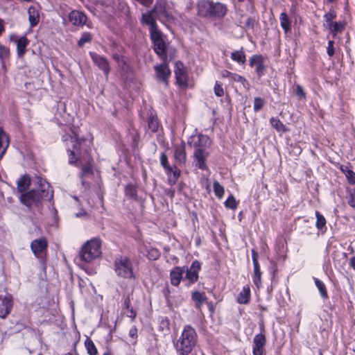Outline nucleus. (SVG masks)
<instances>
[{"label": "nucleus", "instance_id": "39448f33", "mask_svg": "<svg viewBox=\"0 0 355 355\" xmlns=\"http://www.w3.org/2000/svg\"><path fill=\"white\" fill-rule=\"evenodd\" d=\"M198 15L207 18H223L227 13L225 5L208 0H200L197 4Z\"/></svg>", "mask_w": 355, "mask_h": 355}, {"label": "nucleus", "instance_id": "6ab92c4d", "mask_svg": "<svg viewBox=\"0 0 355 355\" xmlns=\"http://www.w3.org/2000/svg\"><path fill=\"white\" fill-rule=\"evenodd\" d=\"M173 157L178 165L182 166L186 163L187 154L184 143H182L180 145L175 147Z\"/></svg>", "mask_w": 355, "mask_h": 355}, {"label": "nucleus", "instance_id": "bf43d9fd", "mask_svg": "<svg viewBox=\"0 0 355 355\" xmlns=\"http://www.w3.org/2000/svg\"><path fill=\"white\" fill-rule=\"evenodd\" d=\"M252 260L258 259V253L255 250H252Z\"/></svg>", "mask_w": 355, "mask_h": 355}, {"label": "nucleus", "instance_id": "a19ab883", "mask_svg": "<svg viewBox=\"0 0 355 355\" xmlns=\"http://www.w3.org/2000/svg\"><path fill=\"white\" fill-rule=\"evenodd\" d=\"M213 187L215 195L219 198H221L225 193L223 187L217 181L214 182Z\"/></svg>", "mask_w": 355, "mask_h": 355}, {"label": "nucleus", "instance_id": "e2e57ef3", "mask_svg": "<svg viewBox=\"0 0 355 355\" xmlns=\"http://www.w3.org/2000/svg\"><path fill=\"white\" fill-rule=\"evenodd\" d=\"M207 304L209 306V311L211 312H213L214 311V307H213L212 303L211 302H207Z\"/></svg>", "mask_w": 355, "mask_h": 355}, {"label": "nucleus", "instance_id": "f704fd0d", "mask_svg": "<svg viewBox=\"0 0 355 355\" xmlns=\"http://www.w3.org/2000/svg\"><path fill=\"white\" fill-rule=\"evenodd\" d=\"M270 123L278 132H284L287 131L286 126L277 118L272 117L270 119Z\"/></svg>", "mask_w": 355, "mask_h": 355}, {"label": "nucleus", "instance_id": "0eeeda50", "mask_svg": "<svg viewBox=\"0 0 355 355\" xmlns=\"http://www.w3.org/2000/svg\"><path fill=\"white\" fill-rule=\"evenodd\" d=\"M114 268L116 275L125 279H134L132 263L130 259L125 256H120L115 259Z\"/></svg>", "mask_w": 355, "mask_h": 355}, {"label": "nucleus", "instance_id": "4d7b16f0", "mask_svg": "<svg viewBox=\"0 0 355 355\" xmlns=\"http://www.w3.org/2000/svg\"><path fill=\"white\" fill-rule=\"evenodd\" d=\"M233 73L230 72V71H228L227 70H225L224 71H223L222 73V76L223 77H227V78H231L232 77V75Z\"/></svg>", "mask_w": 355, "mask_h": 355}, {"label": "nucleus", "instance_id": "bb28decb", "mask_svg": "<svg viewBox=\"0 0 355 355\" xmlns=\"http://www.w3.org/2000/svg\"><path fill=\"white\" fill-rule=\"evenodd\" d=\"M9 146L8 137L3 131L2 128H0V159L5 154L8 147Z\"/></svg>", "mask_w": 355, "mask_h": 355}, {"label": "nucleus", "instance_id": "2f4dec72", "mask_svg": "<svg viewBox=\"0 0 355 355\" xmlns=\"http://www.w3.org/2000/svg\"><path fill=\"white\" fill-rule=\"evenodd\" d=\"M280 25L283 28L284 31L287 33L291 31V21L287 14L283 12L279 16Z\"/></svg>", "mask_w": 355, "mask_h": 355}, {"label": "nucleus", "instance_id": "f3484780", "mask_svg": "<svg viewBox=\"0 0 355 355\" xmlns=\"http://www.w3.org/2000/svg\"><path fill=\"white\" fill-rule=\"evenodd\" d=\"M250 66L255 67V71L259 78L263 75L266 67L263 64V58L261 55H254L250 59Z\"/></svg>", "mask_w": 355, "mask_h": 355}, {"label": "nucleus", "instance_id": "9d476101", "mask_svg": "<svg viewBox=\"0 0 355 355\" xmlns=\"http://www.w3.org/2000/svg\"><path fill=\"white\" fill-rule=\"evenodd\" d=\"M155 78L159 82L164 83L166 86L168 85V78L171 71L168 67V59L163 60V63L154 67Z\"/></svg>", "mask_w": 355, "mask_h": 355}, {"label": "nucleus", "instance_id": "58836bf2", "mask_svg": "<svg viewBox=\"0 0 355 355\" xmlns=\"http://www.w3.org/2000/svg\"><path fill=\"white\" fill-rule=\"evenodd\" d=\"M85 345L87 349V353L89 355H97L98 354V350H97L94 342L89 338H87L85 340Z\"/></svg>", "mask_w": 355, "mask_h": 355}, {"label": "nucleus", "instance_id": "774afa93", "mask_svg": "<svg viewBox=\"0 0 355 355\" xmlns=\"http://www.w3.org/2000/svg\"><path fill=\"white\" fill-rule=\"evenodd\" d=\"M103 355H111L110 353H105Z\"/></svg>", "mask_w": 355, "mask_h": 355}, {"label": "nucleus", "instance_id": "c9c22d12", "mask_svg": "<svg viewBox=\"0 0 355 355\" xmlns=\"http://www.w3.org/2000/svg\"><path fill=\"white\" fill-rule=\"evenodd\" d=\"M314 282L316 287L319 290L320 294L323 299H327L329 297L324 284L320 279L314 278Z\"/></svg>", "mask_w": 355, "mask_h": 355}, {"label": "nucleus", "instance_id": "ddd939ff", "mask_svg": "<svg viewBox=\"0 0 355 355\" xmlns=\"http://www.w3.org/2000/svg\"><path fill=\"white\" fill-rule=\"evenodd\" d=\"M141 23L149 27L150 35L160 31L156 22V17L152 10L141 15Z\"/></svg>", "mask_w": 355, "mask_h": 355}, {"label": "nucleus", "instance_id": "79ce46f5", "mask_svg": "<svg viewBox=\"0 0 355 355\" xmlns=\"http://www.w3.org/2000/svg\"><path fill=\"white\" fill-rule=\"evenodd\" d=\"M92 39V35L89 32H85L82 34L81 37L78 41V46H83L85 43L90 42Z\"/></svg>", "mask_w": 355, "mask_h": 355}, {"label": "nucleus", "instance_id": "aec40b11", "mask_svg": "<svg viewBox=\"0 0 355 355\" xmlns=\"http://www.w3.org/2000/svg\"><path fill=\"white\" fill-rule=\"evenodd\" d=\"M185 272L184 267H175L170 272L171 283L173 286H178L182 279L183 274Z\"/></svg>", "mask_w": 355, "mask_h": 355}, {"label": "nucleus", "instance_id": "cd10ccee", "mask_svg": "<svg viewBox=\"0 0 355 355\" xmlns=\"http://www.w3.org/2000/svg\"><path fill=\"white\" fill-rule=\"evenodd\" d=\"M123 309H125L124 313L128 318L134 319L136 317L137 313L135 310L131 306L130 299L129 295H127L124 299Z\"/></svg>", "mask_w": 355, "mask_h": 355}, {"label": "nucleus", "instance_id": "c85d7f7f", "mask_svg": "<svg viewBox=\"0 0 355 355\" xmlns=\"http://www.w3.org/2000/svg\"><path fill=\"white\" fill-rule=\"evenodd\" d=\"M231 59L239 64H243L246 62L245 52L241 48L240 50L234 51L231 53Z\"/></svg>", "mask_w": 355, "mask_h": 355}, {"label": "nucleus", "instance_id": "423d86ee", "mask_svg": "<svg viewBox=\"0 0 355 355\" xmlns=\"http://www.w3.org/2000/svg\"><path fill=\"white\" fill-rule=\"evenodd\" d=\"M101 241L98 238H94L87 241L82 247L78 257L81 261L87 263L99 257L101 254Z\"/></svg>", "mask_w": 355, "mask_h": 355}, {"label": "nucleus", "instance_id": "2eb2a0df", "mask_svg": "<svg viewBox=\"0 0 355 355\" xmlns=\"http://www.w3.org/2000/svg\"><path fill=\"white\" fill-rule=\"evenodd\" d=\"M266 344V338L265 335L261 332L255 335L253 338V355H263L264 352V347Z\"/></svg>", "mask_w": 355, "mask_h": 355}, {"label": "nucleus", "instance_id": "7ed1b4c3", "mask_svg": "<svg viewBox=\"0 0 355 355\" xmlns=\"http://www.w3.org/2000/svg\"><path fill=\"white\" fill-rule=\"evenodd\" d=\"M197 340L198 335L195 329L191 325H185L180 336L174 344L178 355H197L192 353Z\"/></svg>", "mask_w": 355, "mask_h": 355}, {"label": "nucleus", "instance_id": "37998d69", "mask_svg": "<svg viewBox=\"0 0 355 355\" xmlns=\"http://www.w3.org/2000/svg\"><path fill=\"white\" fill-rule=\"evenodd\" d=\"M237 205H238V203H237L235 198L232 195L230 196L225 202V206L227 208H229L231 209H235L237 207Z\"/></svg>", "mask_w": 355, "mask_h": 355}, {"label": "nucleus", "instance_id": "13d9d810", "mask_svg": "<svg viewBox=\"0 0 355 355\" xmlns=\"http://www.w3.org/2000/svg\"><path fill=\"white\" fill-rule=\"evenodd\" d=\"M349 266L355 270V257H353L349 260Z\"/></svg>", "mask_w": 355, "mask_h": 355}, {"label": "nucleus", "instance_id": "a18cd8bd", "mask_svg": "<svg viewBox=\"0 0 355 355\" xmlns=\"http://www.w3.org/2000/svg\"><path fill=\"white\" fill-rule=\"evenodd\" d=\"M160 164L164 168V171L171 170V166L168 162V157L165 153H162L160 155Z\"/></svg>", "mask_w": 355, "mask_h": 355}, {"label": "nucleus", "instance_id": "4be33fe9", "mask_svg": "<svg viewBox=\"0 0 355 355\" xmlns=\"http://www.w3.org/2000/svg\"><path fill=\"white\" fill-rule=\"evenodd\" d=\"M191 299L195 302V307L198 310H200L202 304L207 302V297L204 293L194 291L191 294Z\"/></svg>", "mask_w": 355, "mask_h": 355}, {"label": "nucleus", "instance_id": "a878e982", "mask_svg": "<svg viewBox=\"0 0 355 355\" xmlns=\"http://www.w3.org/2000/svg\"><path fill=\"white\" fill-rule=\"evenodd\" d=\"M180 66L182 67V64L180 63L176 64V69H175V76L177 80V83L180 85H185L187 84V75L185 73L184 70L181 68Z\"/></svg>", "mask_w": 355, "mask_h": 355}, {"label": "nucleus", "instance_id": "f257e3e1", "mask_svg": "<svg viewBox=\"0 0 355 355\" xmlns=\"http://www.w3.org/2000/svg\"><path fill=\"white\" fill-rule=\"evenodd\" d=\"M62 139L66 142L69 164L82 166V178L92 174V165L91 161L92 159L88 150L83 147L85 140L78 138L75 133L73 136L70 135H63Z\"/></svg>", "mask_w": 355, "mask_h": 355}, {"label": "nucleus", "instance_id": "473e14b6", "mask_svg": "<svg viewBox=\"0 0 355 355\" xmlns=\"http://www.w3.org/2000/svg\"><path fill=\"white\" fill-rule=\"evenodd\" d=\"M159 126V123L158 119L155 115L153 113L150 114L148 119V127L150 130L153 132H155L157 131L158 128Z\"/></svg>", "mask_w": 355, "mask_h": 355}, {"label": "nucleus", "instance_id": "680f3d73", "mask_svg": "<svg viewBox=\"0 0 355 355\" xmlns=\"http://www.w3.org/2000/svg\"><path fill=\"white\" fill-rule=\"evenodd\" d=\"M252 262L254 268L260 267L258 259L252 260Z\"/></svg>", "mask_w": 355, "mask_h": 355}, {"label": "nucleus", "instance_id": "dca6fc26", "mask_svg": "<svg viewBox=\"0 0 355 355\" xmlns=\"http://www.w3.org/2000/svg\"><path fill=\"white\" fill-rule=\"evenodd\" d=\"M89 55L92 61L104 72L105 76L107 77L110 70L107 60L105 57L94 52H90Z\"/></svg>", "mask_w": 355, "mask_h": 355}, {"label": "nucleus", "instance_id": "3c124183", "mask_svg": "<svg viewBox=\"0 0 355 355\" xmlns=\"http://www.w3.org/2000/svg\"><path fill=\"white\" fill-rule=\"evenodd\" d=\"M334 41L329 40L328 42V46L327 48V53L329 56L331 57L334 54Z\"/></svg>", "mask_w": 355, "mask_h": 355}, {"label": "nucleus", "instance_id": "6e6d98bb", "mask_svg": "<svg viewBox=\"0 0 355 355\" xmlns=\"http://www.w3.org/2000/svg\"><path fill=\"white\" fill-rule=\"evenodd\" d=\"M137 335V329L135 327H132L129 331V336L133 338H136Z\"/></svg>", "mask_w": 355, "mask_h": 355}, {"label": "nucleus", "instance_id": "393cba45", "mask_svg": "<svg viewBox=\"0 0 355 355\" xmlns=\"http://www.w3.org/2000/svg\"><path fill=\"white\" fill-rule=\"evenodd\" d=\"M28 21L31 27L35 26L40 19L39 12L35 6H31L28 9Z\"/></svg>", "mask_w": 355, "mask_h": 355}, {"label": "nucleus", "instance_id": "b1692460", "mask_svg": "<svg viewBox=\"0 0 355 355\" xmlns=\"http://www.w3.org/2000/svg\"><path fill=\"white\" fill-rule=\"evenodd\" d=\"M168 175V182L170 185H174L180 175V170L176 166H171V170L165 171Z\"/></svg>", "mask_w": 355, "mask_h": 355}, {"label": "nucleus", "instance_id": "c03bdc74", "mask_svg": "<svg viewBox=\"0 0 355 355\" xmlns=\"http://www.w3.org/2000/svg\"><path fill=\"white\" fill-rule=\"evenodd\" d=\"M344 28V25L341 22H334L333 25H331V27H330L329 29L331 31L332 34L334 35H336L338 33L343 31Z\"/></svg>", "mask_w": 355, "mask_h": 355}, {"label": "nucleus", "instance_id": "338daca9", "mask_svg": "<svg viewBox=\"0 0 355 355\" xmlns=\"http://www.w3.org/2000/svg\"><path fill=\"white\" fill-rule=\"evenodd\" d=\"M65 355H73V354L71 353H70V352H68Z\"/></svg>", "mask_w": 355, "mask_h": 355}, {"label": "nucleus", "instance_id": "f03ea898", "mask_svg": "<svg viewBox=\"0 0 355 355\" xmlns=\"http://www.w3.org/2000/svg\"><path fill=\"white\" fill-rule=\"evenodd\" d=\"M37 188L21 194L19 200L21 203L26 207L37 205L40 200H50L53 198V191L50 190V184L40 177L36 178Z\"/></svg>", "mask_w": 355, "mask_h": 355}, {"label": "nucleus", "instance_id": "20e7f679", "mask_svg": "<svg viewBox=\"0 0 355 355\" xmlns=\"http://www.w3.org/2000/svg\"><path fill=\"white\" fill-rule=\"evenodd\" d=\"M188 144L195 148L193 155L197 162L196 166L201 170H207L205 160L209 155L207 150L211 145L209 137L205 135L198 134L192 136Z\"/></svg>", "mask_w": 355, "mask_h": 355}, {"label": "nucleus", "instance_id": "603ef678", "mask_svg": "<svg viewBox=\"0 0 355 355\" xmlns=\"http://www.w3.org/2000/svg\"><path fill=\"white\" fill-rule=\"evenodd\" d=\"M118 9L125 15H127L129 12V7L125 2H119Z\"/></svg>", "mask_w": 355, "mask_h": 355}, {"label": "nucleus", "instance_id": "e433bc0d", "mask_svg": "<svg viewBox=\"0 0 355 355\" xmlns=\"http://www.w3.org/2000/svg\"><path fill=\"white\" fill-rule=\"evenodd\" d=\"M316 216V223L315 227L320 230H323V229L326 230V219L322 214H321L318 211H315Z\"/></svg>", "mask_w": 355, "mask_h": 355}, {"label": "nucleus", "instance_id": "09e8293b", "mask_svg": "<svg viewBox=\"0 0 355 355\" xmlns=\"http://www.w3.org/2000/svg\"><path fill=\"white\" fill-rule=\"evenodd\" d=\"M230 79L235 82L241 83L243 85L247 82L246 79L243 76L234 73H232Z\"/></svg>", "mask_w": 355, "mask_h": 355}, {"label": "nucleus", "instance_id": "0e129e2a", "mask_svg": "<svg viewBox=\"0 0 355 355\" xmlns=\"http://www.w3.org/2000/svg\"><path fill=\"white\" fill-rule=\"evenodd\" d=\"M83 215H85V212L83 211V212H79L78 214H76V217H80L81 216H83Z\"/></svg>", "mask_w": 355, "mask_h": 355}, {"label": "nucleus", "instance_id": "4468645a", "mask_svg": "<svg viewBox=\"0 0 355 355\" xmlns=\"http://www.w3.org/2000/svg\"><path fill=\"white\" fill-rule=\"evenodd\" d=\"M0 318L5 319L11 312L13 306V298L10 294L7 293L3 297H0Z\"/></svg>", "mask_w": 355, "mask_h": 355}, {"label": "nucleus", "instance_id": "72a5a7b5", "mask_svg": "<svg viewBox=\"0 0 355 355\" xmlns=\"http://www.w3.org/2000/svg\"><path fill=\"white\" fill-rule=\"evenodd\" d=\"M340 170L345 175L349 184H355V173L347 166H342Z\"/></svg>", "mask_w": 355, "mask_h": 355}, {"label": "nucleus", "instance_id": "f8f14e48", "mask_svg": "<svg viewBox=\"0 0 355 355\" xmlns=\"http://www.w3.org/2000/svg\"><path fill=\"white\" fill-rule=\"evenodd\" d=\"M201 268L200 261L196 260L192 262L190 268L186 269V275L183 280L188 281V286L194 284L198 279V273Z\"/></svg>", "mask_w": 355, "mask_h": 355}, {"label": "nucleus", "instance_id": "6e6552de", "mask_svg": "<svg viewBox=\"0 0 355 355\" xmlns=\"http://www.w3.org/2000/svg\"><path fill=\"white\" fill-rule=\"evenodd\" d=\"M150 40L153 44V49L155 53L160 57L162 60H166L167 57V44L164 40V35L161 31H158L150 35Z\"/></svg>", "mask_w": 355, "mask_h": 355}, {"label": "nucleus", "instance_id": "052dcab7", "mask_svg": "<svg viewBox=\"0 0 355 355\" xmlns=\"http://www.w3.org/2000/svg\"><path fill=\"white\" fill-rule=\"evenodd\" d=\"M5 31L3 21L0 19V35L2 34V33Z\"/></svg>", "mask_w": 355, "mask_h": 355}, {"label": "nucleus", "instance_id": "1a4fd4ad", "mask_svg": "<svg viewBox=\"0 0 355 355\" xmlns=\"http://www.w3.org/2000/svg\"><path fill=\"white\" fill-rule=\"evenodd\" d=\"M167 3L164 0L156 1L151 10L157 19L162 23L171 21L173 17L172 14L166 8Z\"/></svg>", "mask_w": 355, "mask_h": 355}, {"label": "nucleus", "instance_id": "5fc2aeb1", "mask_svg": "<svg viewBox=\"0 0 355 355\" xmlns=\"http://www.w3.org/2000/svg\"><path fill=\"white\" fill-rule=\"evenodd\" d=\"M347 203L350 207L355 208V193L350 192L347 197Z\"/></svg>", "mask_w": 355, "mask_h": 355}, {"label": "nucleus", "instance_id": "49530a36", "mask_svg": "<svg viewBox=\"0 0 355 355\" xmlns=\"http://www.w3.org/2000/svg\"><path fill=\"white\" fill-rule=\"evenodd\" d=\"M324 17L326 21V26L328 28H329L334 23L333 19L336 17V15L334 12H329L324 15Z\"/></svg>", "mask_w": 355, "mask_h": 355}, {"label": "nucleus", "instance_id": "ea45409f", "mask_svg": "<svg viewBox=\"0 0 355 355\" xmlns=\"http://www.w3.org/2000/svg\"><path fill=\"white\" fill-rule=\"evenodd\" d=\"M266 104V101L261 97H255L254 99V111L258 112L260 111Z\"/></svg>", "mask_w": 355, "mask_h": 355}, {"label": "nucleus", "instance_id": "9b49d317", "mask_svg": "<svg viewBox=\"0 0 355 355\" xmlns=\"http://www.w3.org/2000/svg\"><path fill=\"white\" fill-rule=\"evenodd\" d=\"M47 248L48 241L44 237L35 239L31 243V249L37 259H43V255L47 252Z\"/></svg>", "mask_w": 355, "mask_h": 355}, {"label": "nucleus", "instance_id": "412c9836", "mask_svg": "<svg viewBox=\"0 0 355 355\" xmlns=\"http://www.w3.org/2000/svg\"><path fill=\"white\" fill-rule=\"evenodd\" d=\"M17 184V191L21 194L26 192L31 184V178L27 175H21L18 180Z\"/></svg>", "mask_w": 355, "mask_h": 355}, {"label": "nucleus", "instance_id": "c756f323", "mask_svg": "<svg viewBox=\"0 0 355 355\" xmlns=\"http://www.w3.org/2000/svg\"><path fill=\"white\" fill-rule=\"evenodd\" d=\"M28 44L29 41L25 36L21 37L17 40V51L19 56H22L25 53L26 48Z\"/></svg>", "mask_w": 355, "mask_h": 355}, {"label": "nucleus", "instance_id": "69168bd1", "mask_svg": "<svg viewBox=\"0 0 355 355\" xmlns=\"http://www.w3.org/2000/svg\"><path fill=\"white\" fill-rule=\"evenodd\" d=\"M171 196H174V191H171Z\"/></svg>", "mask_w": 355, "mask_h": 355}, {"label": "nucleus", "instance_id": "8fccbe9b", "mask_svg": "<svg viewBox=\"0 0 355 355\" xmlns=\"http://www.w3.org/2000/svg\"><path fill=\"white\" fill-rule=\"evenodd\" d=\"M9 55V49L0 45V59L3 61Z\"/></svg>", "mask_w": 355, "mask_h": 355}, {"label": "nucleus", "instance_id": "4c0bfd02", "mask_svg": "<svg viewBox=\"0 0 355 355\" xmlns=\"http://www.w3.org/2000/svg\"><path fill=\"white\" fill-rule=\"evenodd\" d=\"M261 275L262 272L260 267L254 268L252 280L257 288H259L261 286Z\"/></svg>", "mask_w": 355, "mask_h": 355}, {"label": "nucleus", "instance_id": "5701e85b", "mask_svg": "<svg viewBox=\"0 0 355 355\" xmlns=\"http://www.w3.org/2000/svg\"><path fill=\"white\" fill-rule=\"evenodd\" d=\"M250 300V288L246 285L238 295L237 302L242 304H248Z\"/></svg>", "mask_w": 355, "mask_h": 355}, {"label": "nucleus", "instance_id": "7c9ffc66", "mask_svg": "<svg viewBox=\"0 0 355 355\" xmlns=\"http://www.w3.org/2000/svg\"><path fill=\"white\" fill-rule=\"evenodd\" d=\"M126 197L135 200H138L137 187L132 184H128L125 188Z\"/></svg>", "mask_w": 355, "mask_h": 355}, {"label": "nucleus", "instance_id": "864d4df0", "mask_svg": "<svg viewBox=\"0 0 355 355\" xmlns=\"http://www.w3.org/2000/svg\"><path fill=\"white\" fill-rule=\"evenodd\" d=\"M214 93L216 96L218 97L222 96L224 94L223 87L219 84H218V83H216L214 86Z\"/></svg>", "mask_w": 355, "mask_h": 355}, {"label": "nucleus", "instance_id": "a211bd4d", "mask_svg": "<svg viewBox=\"0 0 355 355\" xmlns=\"http://www.w3.org/2000/svg\"><path fill=\"white\" fill-rule=\"evenodd\" d=\"M69 21L74 26H82L87 21V16L84 14V12L78 11V10H72L69 14Z\"/></svg>", "mask_w": 355, "mask_h": 355}, {"label": "nucleus", "instance_id": "de8ad7c7", "mask_svg": "<svg viewBox=\"0 0 355 355\" xmlns=\"http://www.w3.org/2000/svg\"><path fill=\"white\" fill-rule=\"evenodd\" d=\"M295 94L299 98V99H305L306 98V94H305V92L304 91V89L300 85H297L296 86Z\"/></svg>", "mask_w": 355, "mask_h": 355}]
</instances>
